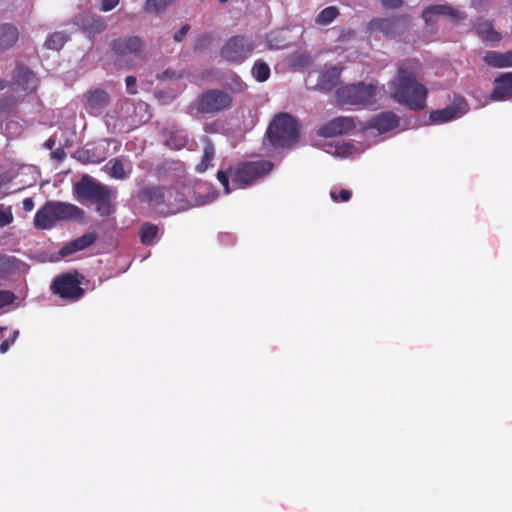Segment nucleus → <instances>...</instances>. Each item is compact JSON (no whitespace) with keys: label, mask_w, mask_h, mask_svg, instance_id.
<instances>
[{"label":"nucleus","mask_w":512,"mask_h":512,"mask_svg":"<svg viewBox=\"0 0 512 512\" xmlns=\"http://www.w3.org/2000/svg\"><path fill=\"white\" fill-rule=\"evenodd\" d=\"M51 156L52 158L58 160V161H61L62 159H64L65 157V152L63 149L61 148H58L56 150H54L52 153H51Z\"/></svg>","instance_id":"50"},{"label":"nucleus","mask_w":512,"mask_h":512,"mask_svg":"<svg viewBox=\"0 0 512 512\" xmlns=\"http://www.w3.org/2000/svg\"><path fill=\"white\" fill-rule=\"evenodd\" d=\"M120 0H102L100 4V10L103 12H109L118 6Z\"/></svg>","instance_id":"45"},{"label":"nucleus","mask_w":512,"mask_h":512,"mask_svg":"<svg viewBox=\"0 0 512 512\" xmlns=\"http://www.w3.org/2000/svg\"><path fill=\"white\" fill-rule=\"evenodd\" d=\"M330 196L334 202H337L339 200L342 202H347L351 197V192L347 189H342L339 192V196H338L335 191H331Z\"/></svg>","instance_id":"44"},{"label":"nucleus","mask_w":512,"mask_h":512,"mask_svg":"<svg viewBox=\"0 0 512 512\" xmlns=\"http://www.w3.org/2000/svg\"><path fill=\"white\" fill-rule=\"evenodd\" d=\"M112 199H105L104 201H97V210L102 216L109 215L111 213L110 201Z\"/></svg>","instance_id":"43"},{"label":"nucleus","mask_w":512,"mask_h":512,"mask_svg":"<svg viewBox=\"0 0 512 512\" xmlns=\"http://www.w3.org/2000/svg\"><path fill=\"white\" fill-rule=\"evenodd\" d=\"M176 74L175 72H171L169 70H166L165 72H163V74L161 75V78H172L174 77Z\"/></svg>","instance_id":"54"},{"label":"nucleus","mask_w":512,"mask_h":512,"mask_svg":"<svg viewBox=\"0 0 512 512\" xmlns=\"http://www.w3.org/2000/svg\"><path fill=\"white\" fill-rule=\"evenodd\" d=\"M75 191L80 199L93 202L114 199L117 193L115 189L103 185L89 176L82 177L75 185Z\"/></svg>","instance_id":"8"},{"label":"nucleus","mask_w":512,"mask_h":512,"mask_svg":"<svg viewBox=\"0 0 512 512\" xmlns=\"http://www.w3.org/2000/svg\"><path fill=\"white\" fill-rule=\"evenodd\" d=\"M16 258L0 255V275L10 273L16 268Z\"/></svg>","instance_id":"38"},{"label":"nucleus","mask_w":512,"mask_h":512,"mask_svg":"<svg viewBox=\"0 0 512 512\" xmlns=\"http://www.w3.org/2000/svg\"><path fill=\"white\" fill-rule=\"evenodd\" d=\"M217 198V192H213L211 195H208L207 200L201 202L200 204L209 203Z\"/></svg>","instance_id":"53"},{"label":"nucleus","mask_w":512,"mask_h":512,"mask_svg":"<svg viewBox=\"0 0 512 512\" xmlns=\"http://www.w3.org/2000/svg\"><path fill=\"white\" fill-rule=\"evenodd\" d=\"M272 168L273 164L266 160L246 162L227 171H218L217 179L224 187L225 193L229 194L233 188H245L266 176Z\"/></svg>","instance_id":"2"},{"label":"nucleus","mask_w":512,"mask_h":512,"mask_svg":"<svg viewBox=\"0 0 512 512\" xmlns=\"http://www.w3.org/2000/svg\"><path fill=\"white\" fill-rule=\"evenodd\" d=\"M339 79L340 69L331 67L319 75L316 87L321 91H330L338 84Z\"/></svg>","instance_id":"23"},{"label":"nucleus","mask_w":512,"mask_h":512,"mask_svg":"<svg viewBox=\"0 0 512 512\" xmlns=\"http://www.w3.org/2000/svg\"><path fill=\"white\" fill-rule=\"evenodd\" d=\"M215 156V148L214 145L211 143L209 139H205V145H204V151H203V157L201 162L196 166V170L199 173L205 172L208 167L211 164V161L213 160Z\"/></svg>","instance_id":"29"},{"label":"nucleus","mask_w":512,"mask_h":512,"mask_svg":"<svg viewBox=\"0 0 512 512\" xmlns=\"http://www.w3.org/2000/svg\"><path fill=\"white\" fill-rule=\"evenodd\" d=\"M353 149V146L350 144L337 142L334 145L330 144L326 152L336 157L346 158L352 156Z\"/></svg>","instance_id":"30"},{"label":"nucleus","mask_w":512,"mask_h":512,"mask_svg":"<svg viewBox=\"0 0 512 512\" xmlns=\"http://www.w3.org/2000/svg\"><path fill=\"white\" fill-rule=\"evenodd\" d=\"M14 85L25 92H33L37 88L38 79L28 68L18 66L14 75Z\"/></svg>","instance_id":"20"},{"label":"nucleus","mask_w":512,"mask_h":512,"mask_svg":"<svg viewBox=\"0 0 512 512\" xmlns=\"http://www.w3.org/2000/svg\"><path fill=\"white\" fill-rule=\"evenodd\" d=\"M226 86L235 93L243 92L246 89V84L238 77L233 76L227 83Z\"/></svg>","instance_id":"40"},{"label":"nucleus","mask_w":512,"mask_h":512,"mask_svg":"<svg viewBox=\"0 0 512 512\" xmlns=\"http://www.w3.org/2000/svg\"><path fill=\"white\" fill-rule=\"evenodd\" d=\"M254 49V43L245 36L230 38L221 49V56L229 62H242Z\"/></svg>","instance_id":"10"},{"label":"nucleus","mask_w":512,"mask_h":512,"mask_svg":"<svg viewBox=\"0 0 512 512\" xmlns=\"http://www.w3.org/2000/svg\"><path fill=\"white\" fill-rule=\"evenodd\" d=\"M468 111V104L464 99L456 100L452 105L431 112L430 119L434 123H444L463 116Z\"/></svg>","instance_id":"15"},{"label":"nucleus","mask_w":512,"mask_h":512,"mask_svg":"<svg viewBox=\"0 0 512 512\" xmlns=\"http://www.w3.org/2000/svg\"><path fill=\"white\" fill-rule=\"evenodd\" d=\"M14 216L11 206L0 204V227H5L13 222Z\"/></svg>","instance_id":"39"},{"label":"nucleus","mask_w":512,"mask_h":512,"mask_svg":"<svg viewBox=\"0 0 512 512\" xmlns=\"http://www.w3.org/2000/svg\"><path fill=\"white\" fill-rule=\"evenodd\" d=\"M187 142L186 133L183 130L171 129L167 131L165 144L171 149H181Z\"/></svg>","instance_id":"28"},{"label":"nucleus","mask_w":512,"mask_h":512,"mask_svg":"<svg viewBox=\"0 0 512 512\" xmlns=\"http://www.w3.org/2000/svg\"><path fill=\"white\" fill-rule=\"evenodd\" d=\"M475 29L477 34L486 42L497 43L502 38L501 34L493 29V26L489 21L479 22Z\"/></svg>","instance_id":"27"},{"label":"nucleus","mask_w":512,"mask_h":512,"mask_svg":"<svg viewBox=\"0 0 512 512\" xmlns=\"http://www.w3.org/2000/svg\"><path fill=\"white\" fill-rule=\"evenodd\" d=\"M141 200L148 202L159 213H174L176 209L173 206L175 191L170 188L147 186L140 190Z\"/></svg>","instance_id":"7"},{"label":"nucleus","mask_w":512,"mask_h":512,"mask_svg":"<svg viewBox=\"0 0 512 512\" xmlns=\"http://www.w3.org/2000/svg\"><path fill=\"white\" fill-rule=\"evenodd\" d=\"M298 136V123L287 113L276 115L267 130L268 140L276 148L290 147L297 141Z\"/></svg>","instance_id":"4"},{"label":"nucleus","mask_w":512,"mask_h":512,"mask_svg":"<svg viewBox=\"0 0 512 512\" xmlns=\"http://www.w3.org/2000/svg\"><path fill=\"white\" fill-rule=\"evenodd\" d=\"M399 119L392 112H384L376 115L369 122L368 127L365 129L366 136H374L375 132L384 134L398 126Z\"/></svg>","instance_id":"14"},{"label":"nucleus","mask_w":512,"mask_h":512,"mask_svg":"<svg viewBox=\"0 0 512 512\" xmlns=\"http://www.w3.org/2000/svg\"><path fill=\"white\" fill-rule=\"evenodd\" d=\"M494 88L490 94L493 101H508L512 99V72L501 73L495 78Z\"/></svg>","instance_id":"18"},{"label":"nucleus","mask_w":512,"mask_h":512,"mask_svg":"<svg viewBox=\"0 0 512 512\" xmlns=\"http://www.w3.org/2000/svg\"><path fill=\"white\" fill-rule=\"evenodd\" d=\"M381 89L373 84H352L336 92L337 101L342 105H372L377 101Z\"/></svg>","instance_id":"6"},{"label":"nucleus","mask_w":512,"mask_h":512,"mask_svg":"<svg viewBox=\"0 0 512 512\" xmlns=\"http://www.w3.org/2000/svg\"><path fill=\"white\" fill-rule=\"evenodd\" d=\"M81 214V209L73 204L48 201L37 211L34 225L38 229H51L57 221L78 218Z\"/></svg>","instance_id":"3"},{"label":"nucleus","mask_w":512,"mask_h":512,"mask_svg":"<svg viewBox=\"0 0 512 512\" xmlns=\"http://www.w3.org/2000/svg\"><path fill=\"white\" fill-rule=\"evenodd\" d=\"M420 70L418 60L406 59L400 63L396 77L389 83L391 97L413 110L426 105L427 89L416 80Z\"/></svg>","instance_id":"1"},{"label":"nucleus","mask_w":512,"mask_h":512,"mask_svg":"<svg viewBox=\"0 0 512 512\" xmlns=\"http://www.w3.org/2000/svg\"><path fill=\"white\" fill-rule=\"evenodd\" d=\"M110 95L102 89L89 90L84 94V107L90 115H100L110 103Z\"/></svg>","instance_id":"13"},{"label":"nucleus","mask_w":512,"mask_h":512,"mask_svg":"<svg viewBox=\"0 0 512 512\" xmlns=\"http://www.w3.org/2000/svg\"><path fill=\"white\" fill-rule=\"evenodd\" d=\"M10 181V177L7 175H0V198L7 195L9 191L2 190L3 186Z\"/></svg>","instance_id":"49"},{"label":"nucleus","mask_w":512,"mask_h":512,"mask_svg":"<svg viewBox=\"0 0 512 512\" xmlns=\"http://www.w3.org/2000/svg\"><path fill=\"white\" fill-rule=\"evenodd\" d=\"M311 63V57L307 53H297L293 56L292 64L295 67H306Z\"/></svg>","instance_id":"41"},{"label":"nucleus","mask_w":512,"mask_h":512,"mask_svg":"<svg viewBox=\"0 0 512 512\" xmlns=\"http://www.w3.org/2000/svg\"><path fill=\"white\" fill-rule=\"evenodd\" d=\"M231 95L220 89H210L201 93L190 104V113L217 114L232 106Z\"/></svg>","instance_id":"5"},{"label":"nucleus","mask_w":512,"mask_h":512,"mask_svg":"<svg viewBox=\"0 0 512 512\" xmlns=\"http://www.w3.org/2000/svg\"><path fill=\"white\" fill-rule=\"evenodd\" d=\"M34 208V202L32 200V198H25L23 200V209L25 211H32Z\"/></svg>","instance_id":"51"},{"label":"nucleus","mask_w":512,"mask_h":512,"mask_svg":"<svg viewBox=\"0 0 512 512\" xmlns=\"http://www.w3.org/2000/svg\"><path fill=\"white\" fill-rule=\"evenodd\" d=\"M398 26L399 20L395 18H376L369 23L370 30L382 32L387 36H393Z\"/></svg>","instance_id":"25"},{"label":"nucleus","mask_w":512,"mask_h":512,"mask_svg":"<svg viewBox=\"0 0 512 512\" xmlns=\"http://www.w3.org/2000/svg\"><path fill=\"white\" fill-rule=\"evenodd\" d=\"M6 84L3 80L0 79V90H3L5 88Z\"/></svg>","instance_id":"57"},{"label":"nucleus","mask_w":512,"mask_h":512,"mask_svg":"<svg viewBox=\"0 0 512 512\" xmlns=\"http://www.w3.org/2000/svg\"><path fill=\"white\" fill-rule=\"evenodd\" d=\"M440 16H449L456 20L465 18L461 11L449 5H432L427 7L422 13V17L427 25L434 24Z\"/></svg>","instance_id":"17"},{"label":"nucleus","mask_w":512,"mask_h":512,"mask_svg":"<svg viewBox=\"0 0 512 512\" xmlns=\"http://www.w3.org/2000/svg\"><path fill=\"white\" fill-rule=\"evenodd\" d=\"M472 4H473V5H476V0H473V1H472Z\"/></svg>","instance_id":"59"},{"label":"nucleus","mask_w":512,"mask_h":512,"mask_svg":"<svg viewBox=\"0 0 512 512\" xmlns=\"http://www.w3.org/2000/svg\"><path fill=\"white\" fill-rule=\"evenodd\" d=\"M80 285L81 280L77 273H66L54 279L51 290L62 299L76 301L84 294V289Z\"/></svg>","instance_id":"9"},{"label":"nucleus","mask_w":512,"mask_h":512,"mask_svg":"<svg viewBox=\"0 0 512 512\" xmlns=\"http://www.w3.org/2000/svg\"><path fill=\"white\" fill-rule=\"evenodd\" d=\"M339 11L335 6H329L323 9L315 19L319 25H328L338 16Z\"/></svg>","instance_id":"34"},{"label":"nucleus","mask_w":512,"mask_h":512,"mask_svg":"<svg viewBox=\"0 0 512 512\" xmlns=\"http://www.w3.org/2000/svg\"><path fill=\"white\" fill-rule=\"evenodd\" d=\"M68 36L64 32H54L45 41V46L51 50H59L67 42Z\"/></svg>","instance_id":"32"},{"label":"nucleus","mask_w":512,"mask_h":512,"mask_svg":"<svg viewBox=\"0 0 512 512\" xmlns=\"http://www.w3.org/2000/svg\"><path fill=\"white\" fill-rule=\"evenodd\" d=\"M74 25L90 38L102 33L107 27V23L103 17L89 13L76 15L74 17Z\"/></svg>","instance_id":"12"},{"label":"nucleus","mask_w":512,"mask_h":512,"mask_svg":"<svg viewBox=\"0 0 512 512\" xmlns=\"http://www.w3.org/2000/svg\"><path fill=\"white\" fill-rule=\"evenodd\" d=\"M55 145V140L53 138H49L45 143H44V146L47 148V149H52Z\"/></svg>","instance_id":"52"},{"label":"nucleus","mask_w":512,"mask_h":512,"mask_svg":"<svg viewBox=\"0 0 512 512\" xmlns=\"http://www.w3.org/2000/svg\"><path fill=\"white\" fill-rule=\"evenodd\" d=\"M15 90V88L10 89L0 100V113L8 112L17 102L19 96H15Z\"/></svg>","instance_id":"36"},{"label":"nucleus","mask_w":512,"mask_h":512,"mask_svg":"<svg viewBox=\"0 0 512 512\" xmlns=\"http://www.w3.org/2000/svg\"><path fill=\"white\" fill-rule=\"evenodd\" d=\"M144 48V42L137 36L119 38L113 41L112 50L119 63L130 65V56L138 57Z\"/></svg>","instance_id":"11"},{"label":"nucleus","mask_w":512,"mask_h":512,"mask_svg":"<svg viewBox=\"0 0 512 512\" xmlns=\"http://www.w3.org/2000/svg\"><path fill=\"white\" fill-rule=\"evenodd\" d=\"M228 0H219L221 4L226 3Z\"/></svg>","instance_id":"58"},{"label":"nucleus","mask_w":512,"mask_h":512,"mask_svg":"<svg viewBox=\"0 0 512 512\" xmlns=\"http://www.w3.org/2000/svg\"><path fill=\"white\" fill-rule=\"evenodd\" d=\"M125 84H126V87H127V90H128V93L129 94H136V89H135V86H136V78L134 76H127L125 78Z\"/></svg>","instance_id":"46"},{"label":"nucleus","mask_w":512,"mask_h":512,"mask_svg":"<svg viewBox=\"0 0 512 512\" xmlns=\"http://www.w3.org/2000/svg\"><path fill=\"white\" fill-rule=\"evenodd\" d=\"M190 29L189 25H183L175 34H174V40L176 42H181L186 34L188 33Z\"/></svg>","instance_id":"47"},{"label":"nucleus","mask_w":512,"mask_h":512,"mask_svg":"<svg viewBox=\"0 0 512 512\" xmlns=\"http://www.w3.org/2000/svg\"><path fill=\"white\" fill-rule=\"evenodd\" d=\"M109 118H114V115L111 114V112H108L106 115H105V119H106V122L108 123L109 122Z\"/></svg>","instance_id":"55"},{"label":"nucleus","mask_w":512,"mask_h":512,"mask_svg":"<svg viewBox=\"0 0 512 512\" xmlns=\"http://www.w3.org/2000/svg\"><path fill=\"white\" fill-rule=\"evenodd\" d=\"M252 75L258 82L266 81L270 76L268 64L262 60H257L252 67Z\"/></svg>","instance_id":"33"},{"label":"nucleus","mask_w":512,"mask_h":512,"mask_svg":"<svg viewBox=\"0 0 512 512\" xmlns=\"http://www.w3.org/2000/svg\"><path fill=\"white\" fill-rule=\"evenodd\" d=\"M96 241V235L94 233H86L81 237L73 240L60 250L61 256L65 257L74 252L85 249L92 245Z\"/></svg>","instance_id":"24"},{"label":"nucleus","mask_w":512,"mask_h":512,"mask_svg":"<svg viewBox=\"0 0 512 512\" xmlns=\"http://www.w3.org/2000/svg\"><path fill=\"white\" fill-rule=\"evenodd\" d=\"M15 295L8 290H0V309L13 303Z\"/></svg>","instance_id":"42"},{"label":"nucleus","mask_w":512,"mask_h":512,"mask_svg":"<svg viewBox=\"0 0 512 512\" xmlns=\"http://www.w3.org/2000/svg\"><path fill=\"white\" fill-rule=\"evenodd\" d=\"M18 39L17 29L10 24L0 26V51L13 46Z\"/></svg>","instance_id":"26"},{"label":"nucleus","mask_w":512,"mask_h":512,"mask_svg":"<svg viewBox=\"0 0 512 512\" xmlns=\"http://www.w3.org/2000/svg\"><path fill=\"white\" fill-rule=\"evenodd\" d=\"M354 128L355 122L352 117L340 116L323 125L319 130V134L324 137H336L346 134Z\"/></svg>","instance_id":"16"},{"label":"nucleus","mask_w":512,"mask_h":512,"mask_svg":"<svg viewBox=\"0 0 512 512\" xmlns=\"http://www.w3.org/2000/svg\"><path fill=\"white\" fill-rule=\"evenodd\" d=\"M175 0H147L146 10L151 13H159Z\"/></svg>","instance_id":"37"},{"label":"nucleus","mask_w":512,"mask_h":512,"mask_svg":"<svg viewBox=\"0 0 512 512\" xmlns=\"http://www.w3.org/2000/svg\"><path fill=\"white\" fill-rule=\"evenodd\" d=\"M284 33V30H280L277 32H272L268 35L267 43L270 49H283L288 46V44L285 42V37H283Z\"/></svg>","instance_id":"35"},{"label":"nucleus","mask_w":512,"mask_h":512,"mask_svg":"<svg viewBox=\"0 0 512 512\" xmlns=\"http://www.w3.org/2000/svg\"><path fill=\"white\" fill-rule=\"evenodd\" d=\"M88 3V0H78V5L79 6H84Z\"/></svg>","instance_id":"56"},{"label":"nucleus","mask_w":512,"mask_h":512,"mask_svg":"<svg viewBox=\"0 0 512 512\" xmlns=\"http://www.w3.org/2000/svg\"><path fill=\"white\" fill-rule=\"evenodd\" d=\"M124 117L128 119L131 126H140L151 118L149 105L143 101H138L133 104V113Z\"/></svg>","instance_id":"21"},{"label":"nucleus","mask_w":512,"mask_h":512,"mask_svg":"<svg viewBox=\"0 0 512 512\" xmlns=\"http://www.w3.org/2000/svg\"><path fill=\"white\" fill-rule=\"evenodd\" d=\"M483 60L486 64L494 68L512 67V51H487L483 56Z\"/></svg>","instance_id":"22"},{"label":"nucleus","mask_w":512,"mask_h":512,"mask_svg":"<svg viewBox=\"0 0 512 512\" xmlns=\"http://www.w3.org/2000/svg\"><path fill=\"white\" fill-rule=\"evenodd\" d=\"M158 227L156 225L145 223L141 226L140 236L141 241L145 245H152L158 235Z\"/></svg>","instance_id":"31"},{"label":"nucleus","mask_w":512,"mask_h":512,"mask_svg":"<svg viewBox=\"0 0 512 512\" xmlns=\"http://www.w3.org/2000/svg\"><path fill=\"white\" fill-rule=\"evenodd\" d=\"M17 335H18V331H15L14 335L11 339L4 340L0 344V352H6L10 348L11 344L15 341Z\"/></svg>","instance_id":"48"},{"label":"nucleus","mask_w":512,"mask_h":512,"mask_svg":"<svg viewBox=\"0 0 512 512\" xmlns=\"http://www.w3.org/2000/svg\"><path fill=\"white\" fill-rule=\"evenodd\" d=\"M114 179L125 180L132 173V164L120 158L111 159L103 168Z\"/></svg>","instance_id":"19"}]
</instances>
